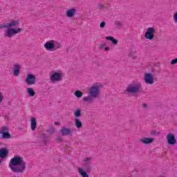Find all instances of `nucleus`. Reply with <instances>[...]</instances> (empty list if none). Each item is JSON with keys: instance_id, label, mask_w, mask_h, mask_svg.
<instances>
[{"instance_id": "nucleus-17", "label": "nucleus", "mask_w": 177, "mask_h": 177, "mask_svg": "<svg viewBox=\"0 0 177 177\" xmlns=\"http://www.w3.org/2000/svg\"><path fill=\"white\" fill-rule=\"evenodd\" d=\"M0 133L2 135L1 136V139H10L11 138L9 132H0Z\"/></svg>"}, {"instance_id": "nucleus-25", "label": "nucleus", "mask_w": 177, "mask_h": 177, "mask_svg": "<svg viewBox=\"0 0 177 177\" xmlns=\"http://www.w3.org/2000/svg\"><path fill=\"white\" fill-rule=\"evenodd\" d=\"M85 171H86L88 174L91 172V165L89 163H84Z\"/></svg>"}, {"instance_id": "nucleus-3", "label": "nucleus", "mask_w": 177, "mask_h": 177, "mask_svg": "<svg viewBox=\"0 0 177 177\" xmlns=\"http://www.w3.org/2000/svg\"><path fill=\"white\" fill-rule=\"evenodd\" d=\"M142 84L140 83H131L126 88L127 95H136L142 91Z\"/></svg>"}, {"instance_id": "nucleus-37", "label": "nucleus", "mask_w": 177, "mask_h": 177, "mask_svg": "<svg viewBox=\"0 0 177 177\" xmlns=\"http://www.w3.org/2000/svg\"><path fill=\"white\" fill-rule=\"evenodd\" d=\"M104 9H109V6L107 4L104 5Z\"/></svg>"}, {"instance_id": "nucleus-32", "label": "nucleus", "mask_w": 177, "mask_h": 177, "mask_svg": "<svg viewBox=\"0 0 177 177\" xmlns=\"http://www.w3.org/2000/svg\"><path fill=\"white\" fill-rule=\"evenodd\" d=\"M177 63V58H176L175 59H172L170 62V64L171 65H175Z\"/></svg>"}, {"instance_id": "nucleus-10", "label": "nucleus", "mask_w": 177, "mask_h": 177, "mask_svg": "<svg viewBox=\"0 0 177 177\" xmlns=\"http://www.w3.org/2000/svg\"><path fill=\"white\" fill-rule=\"evenodd\" d=\"M61 135L62 136H68L73 133V131L70 129H67L66 127H63L61 130Z\"/></svg>"}, {"instance_id": "nucleus-9", "label": "nucleus", "mask_w": 177, "mask_h": 177, "mask_svg": "<svg viewBox=\"0 0 177 177\" xmlns=\"http://www.w3.org/2000/svg\"><path fill=\"white\" fill-rule=\"evenodd\" d=\"M50 81L51 82L62 81V75L57 72L53 73V75L50 76Z\"/></svg>"}, {"instance_id": "nucleus-41", "label": "nucleus", "mask_w": 177, "mask_h": 177, "mask_svg": "<svg viewBox=\"0 0 177 177\" xmlns=\"http://www.w3.org/2000/svg\"><path fill=\"white\" fill-rule=\"evenodd\" d=\"M55 124H57L58 123H57V122H55Z\"/></svg>"}, {"instance_id": "nucleus-28", "label": "nucleus", "mask_w": 177, "mask_h": 177, "mask_svg": "<svg viewBox=\"0 0 177 177\" xmlns=\"http://www.w3.org/2000/svg\"><path fill=\"white\" fill-rule=\"evenodd\" d=\"M0 132H9V127L6 126L3 127Z\"/></svg>"}, {"instance_id": "nucleus-15", "label": "nucleus", "mask_w": 177, "mask_h": 177, "mask_svg": "<svg viewBox=\"0 0 177 177\" xmlns=\"http://www.w3.org/2000/svg\"><path fill=\"white\" fill-rule=\"evenodd\" d=\"M76 12H77V10H75L74 8H73L67 10L66 16L68 17H74L75 15Z\"/></svg>"}, {"instance_id": "nucleus-31", "label": "nucleus", "mask_w": 177, "mask_h": 177, "mask_svg": "<svg viewBox=\"0 0 177 177\" xmlns=\"http://www.w3.org/2000/svg\"><path fill=\"white\" fill-rule=\"evenodd\" d=\"M57 142L58 143H62V142H63V137H57Z\"/></svg>"}, {"instance_id": "nucleus-18", "label": "nucleus", "mask_w": 177, "mask_h": 177, "mask_svg": "<svg viewBox=\"0 0 177 177\" xmlns=\"http://www.w3.org/2000/svg\"><path fill=\"white\" fill-rule=\"evenodd\" d=\"M96 99L95 97H93L92 95H90L87 97H84L83 98L84 102H93Z\"/></svg>"}, {"instance_id": "nucleus-14", "label": "nucleus", "mask_w": 177, "mask_h": 177, "mask_svg": "<svg viewBox=\"0 0 177 177\" xmlns=\"http://www.w3.org/2000/svg\"><path fill=\"white\" fill-rule=\"evenodd\" d=\"M9 154V151L6 148L0 149V157L1 158H6Z\"/></svg>"}, {"instance_id": "nucleus-23", "label": "nucleus", "mask_w": 177, "mask_h": 177, "mask_svg": "<svg viewBox=\"0 0 177 177\" xmlns=\"http://www.w3.org/2000/svg\"><path fill=\"white\" fill-rule=\"evenodd\" d=\"M53 46H54L53 50H56V49H60L61 45H60V43L53 41Z\"/></svg>"}, {"instance_id": "nucleus-40", "label": "nucleus", "mask_w": 177, "mask_h": 177, "mask_svg": "<svg viewBox=\"0 0 177 177\" xmlns=\"http://www.w3.org/2000/svg\"><path fill=\"white\" fill-rule=\"evenodd\" d=\"M2 158L0 156V164H2Z\"/></svg>"}, {"instance_id": "nucleus-19", "label": "nucleus", "mask_w": 177, "mask_h": 177, "mask_svg": "<svg viewBox=\"0 0 177 177\" xmlns=\"http://www.w3.org/2000/svg\"><path fill=\"white\" fill-rule=\"evenodd\" d=\"M105 39H107L108 41H111L113 45H117L118 44V40L114 39V37L111 36H107L105 37Z\"/></svg>"}, {"instance_id": "nucleus-7", "label": "nucleus", "mask_w": 177, "mask_h": 177, "mask_svg": "<svg viewBox=\"0 0 177 177\" xmlns=\"http://www.w3.org/2000/svg\"><path fill=\"white\" fill-rule=\"evenodd\" d=\"M26 82L27 85H35L37 82V78L32 74H28L26 75Z\"/></svg>"}, {"instance_id": "nucleus-38", "label": "nucleus", "mask_w": 177, "mask_h": 177, "mask_svg": "<svg viewBox=\"0 0 177 177\" xmlns=\"http://www.w3.org/2000/svg\"><path fill=\"white\" fill-rule=\"evenodd\" d=\"M142 107H143V109H146L147 107V104H142Z\"/></svg>"}, {"instance_id": "nucleus-11", "label": "nucleus", "mask_w": 177, "mask_h": 177, "mask_svg": "<svg viewBox=\"0 0 177 177\" xmlns=\"http://www.w3.org/2000/svg\"><path fill=\"white\" fill-rule=\"evenodd\" d=\"M21 69V66H20V65H19V64H15L14 65V68H13L14 77H19V74H20Z\"/></svg>"}, {"instance_id": "nucleus-5", "label": "nucleus", "mask_w": 177, "mask_h": 177, "mask_svg": "<svg viewBox=\"0 0 177 177\" xmlns=\"http://www.w3.org/2000/svg\"><path fill=\"white\" fill-rule=\"evenodd\" d=\"M156 32V28L153 27L148 28L147 32L145 34L146 39L151 40L154 38V33Z\"/></svg>"}, {"instance_id": "nucleus-34", "label": "nucleus", "mask_w": 177, "mask_h": 177, "mask_svg": "<svg viewBox=\"0 0 177 177\" xmlns=\"http://www.w3.org/2000/svg\"><path fill=\"white\" fill-rule=\"evenodd\" d=\"M174 20L176 23H177V12L174 15Z\"/></svg>"}, {"instance_id": "nucleus-22", "label": "nucleus", "mask_w": 177, "mask_h": 177, "mask_svg": "<svg viewBox=\"0 0 177 177\" xmlns=\"http://www.w3.org/2000/svg\"><path fill=\"white\" fill-rule=\"evenodd\" d=\"M26 90L29 96H32V97L35 96V91H34V89H32V88L28 87L26 88Z\"/></svg>"}, {"instance_id": "nucleus-42", "label": "nucleus", "mask_w": 177, "mask_h": 177, "mask_svg": "<svg viewBox=\"0 0 177 177\" xmlns=\"http://www.w3.org/2000/svg\"><path fill=\"white\" fill-rule=\"evenodd\" d=\"M133 59H135V57H133Z\"/></svg>"}, {"instance_id": "nucleus-6", "label": "nucleus", "mask_w": 177, "mask_h": 177, "mask_svg": "<svg viewBox=\"0 0 177 177\" xmlns=\"http://www.w3.org/2000/svg\"><path fill=\"white\" fill-rule=\"evenodd\" d=\"M144 81L149 85H153L154 84V77L150 73H145L144 75Z\"/></svg>"}, {"instance_id": "nucleus-30", "label": "nucleus", "mask_w": 177, "mask_h": 177, "mask_svg": "<svg viewBox=\"0 0 177 177\" xmlns=\"http://www.w3.org/2000/svg\"><path fill=\"white\" fill-rule=\"evenodd\" d=\"M98 9L100 10H104V6L103 4H99L98 5Z\"/></svg>"}, {"instance_id": "nucleus-24", "label": "nucleus", "mask_w": 177, "mask_h": 177, "mask_svg": "<svg viewBox=\"0 0 177 177\" xmlns=\"http://www.w3.org/2000/svg\"><path fill=\"white\" fill-rule=\"evenodd\" d=\"M115 26L118 27V28H122V23L120 21H115Z\"/></svg>"}, {"instance_id": "nucleus-8", "label": "nucleus", "mask_w": 177, "mask_h": 177, "mask_svg": "<svg viewBox=\"0 0 177 177\" xmlns=\"http://www.w3.org/2000/svg\"><path fill=\"white\" fill-rule=\"evenodd\" d=\"M167 143L174 146V145H176V138H175V136L172 133H169L167 136Z\"/></svg>"}, {"instance_id": "nucleus-36", "label": "nucleus", "mask_w": 177, "mask_h": 177, "mask_svg": "<svg viewBox=\"0 0 177 177\" xmlns=\"http://www.w3.org/2000/svg\"><path fill=\"white\" fill-rule=\"evenodd\" d=\"M104 46H106L105 44H101L100 46V49H102V48H104Z\"/></svg>"}, {"instance_id": "nucleus-39", "label": "nucleus", "mask_w": 177, "mask_h": 177, "mask_svg": "<svg viewBox=\"0 0 177 177\" xmlns=\"http://www.w3.org/2000/svg\"><path fill=\"white\" fill-rule=\"evenodd\" d=\"M105 50H106V52H109V50H110V48L106 47Z\"/></svg>"}, {"instance_id": "nucleus-13", "label": "nucleus", "mask_w": 177, "mask_h": 177, "mask_svg": "<svg viewBox=\"0 0 177 177\" xmlns=\"http://www.w3.org/2000/svg\"><path fill=\"white\" fill-rule=\"evenodd\" d=\"M44 48H46V50H53L54 49L53 40L47 41L44 44Z\"/></svg>"}, {"instance_id": "nucleus-12", "label": "nucleus", "mask_w": 177, "mask_h": 177, "mask_svg": "<svg viewBox=\"0 0 177 177\" xmlns=\"http://www.w3.org/2000/svg\"><path fill=\"white\" fill-rule=\"evenodd\" d=\"M140 142H141V143H143L144 145H149V143H153L154 142V138L145 137L140 139Z\"/></svg>"}, {"instance_id": "nucleus-1", "label": "nucleus", "mask_w": 177, "mask_h": 177, "mask_svg": "<svg viewBox=\"0 0 177 177\" xmlns=\"http://www.w3.org/2000/svg\"><path fill=\"white\" fill-rule=\"evenodd\" d=\"M9 168L11 169L12 172L23 174V172L26 171V161H24L23 158L15 156L10 160Z\"/></svg>"}, {"instance_id": "nucleus-27", "label": "nucleus", "mask_w": 177, "mask_h": 177, "mask_svg": "<svg viewBox=\"0 0 177 177\" xmlns=\"http://www.w3.org/2000/svg\"><path fill=\"white\" fill-rule=\"evenodd\" d=\"M74 115L75 117H81V111L80 109H77L74 112Z\"/></svg>"}, {"instance_id": "nucleus-4", "label": "nucleus", "mask_w": 177, "mask_h": 177, "mask_svg": "<svg viewBox=\"0 0 177 177\" xmlns=\"http://www.w3.org/2000/svg\"><path fill=\"white\" fill-rule=\"evenodd\" d=\"M88 93L97 99L100 96V85L98 84H93L88 89Z\"/></svg>"}, {"instance_id": "nucleus-16", "label": "nucleus", "mask_w": 177, "mask_h": 177, "mask_svg": "<svg viewBox=\"0 0 177 177\" xmlns=\"http://www.w3.org/2000/svg\"><path fill=\"white\" fill-rule=\"evenodd\" d=\"M30 127L32 131H35V128H37V120L35 118H32L30 120Z\"/></svg>"}, {"instance_id": "nucleus-43", "label": "nucleus", "mask_w": 177, "mask_h": 177, "mask_svg": "<svg viewBox=\"0 0 177 177\" xmlns=\"http://www.w3.org/2000/svg\"><path fill=\"white\" fill-rule=\"evenodd\" d=\"M1 145H2V143L0 142V146H1Z\"/></svg>"}, {"instance_id": "nucleus-21", "label": "nucleus", "mask_w": 177, "mask_h": 177, "mask_svg": "<svg viewBox=\"0 0 177 177\" xmlns=\"http://www.w3.org/2000/svg\"><path fill=\"white\" fill-rule=\"evenodd\" d=\"M78 172L82 177H89V175L85 171H84V169L79 167L78 169Z\"/></svg>"}, {"instance_id": "nucleus-33", "label": "nucleus", "mask_w": 177, "mask_h": 177, "mask_svg": "<svg viewBox=\"0 0 177 177\" xmlns=\"http://www.w3.org/2000/svg\"><path fill=\"white\" fill-rule=\"evenodd\" d=\"M105 26H106V22L102 21V22H101V24H100V27L101 28H104V27H105Z\"/></svg>"}, {"instance_id": "nucleus-29", "label": "nucleus", "mask_w": 177, "mask_h": 177, "mask_svg": "<svg viewBox=\"0 0 177 177\" xmlns=\"http://www.w3.org/2000/svg\"><path fill=\"white\" fill-rule=\"evenodd\" d=\"M92 160L91 158H84L83 161L85 164H89V162Z\"/></svg>"}, {"instance_id": "nucleus-35", "label": "nucleus", "mask_w": 177, "mask_h": 177, "mask_svg": "<svg viewBox=\"0 0 177 177\" xmlns=\"http://www.w3.org/2000/svg\"><path fill=\"white\" fill-rule=\"evenodd\" d=\"M2 28H7L6 24L0 25V30Z\"/></svg>"}, {"instance_id": "nucleus-2", "label": "nucleus", "mask_w": 177, "mask_h": 177, "mask_svg": "<svg viewBox=\"0 0 177 177\" xmlns=\"http://www.w3.org/2000/svg\"><path fill=\"white\" fill-rule=\"evenodd\" d=\"M19 24H20V22L15 20H11L10 22L6 24V26L8 29L5 30L4 37H6L7 38H12V37H14V35H16V34L21 32V28H12L19 26Z\"/></svg>"}, {"instance_id": "nucleus-26", "label": "nucleus", "mask_w": 177, "mask_h": 177, "mask_svg": "<svg viewBox=\"0 0 177 177\" xmlns=\"http://www.w3.org/2000/svg\"><path fill=\"white\" fill-rule=\"evenodd\" d=\"M74 95L76 96V97H82L83 93L80 91H76L74 93Z\"/></svg>"}, {"instance_id": "nucleus-20", "label": "nucleus", "mask_w": 177, "mask_h": 177, "mask_svg": "<svg viewBox=\"0 0 177 177\" xmlns=\"http://www.w3.org/2000/svg\"><path fill=\"white\" fill-rule=\"evenodd\" d=\"M75 126L76 127V128H82V122H81V120H80V119L78 118H75Z\"/></svg>"}]
</instances>
